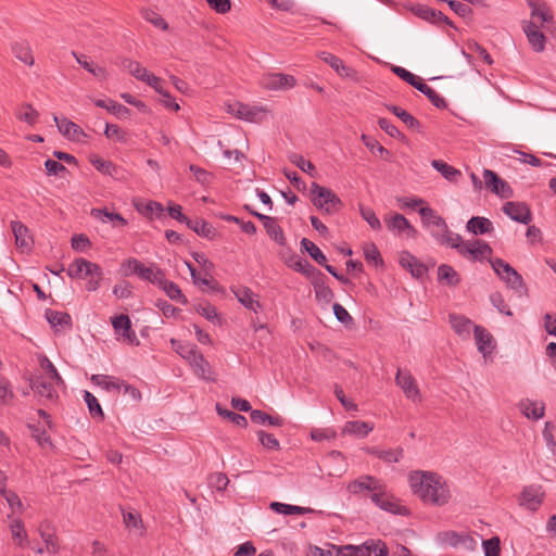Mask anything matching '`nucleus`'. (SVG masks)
I'll use <instances>...</instances> for the list:
<instances>
[{
  "instance_id": "nucleus-1",
  "label": "nucleus",
  "mask_w": 556,
  "mask_h": 556,
  "mask_svg": "<svg viewBox=\"0 0 556 556\" xmlns=\"http://www.w3.org/2000/svg\"><path fill=\"white\" fill-rule=\"evenodd\" d=\"M412 492L424 503L443 506L451 498V491L442 476L424 470H415L408 475Z\"/></svg>"
},
{
  "instance_id": "nucleus-2",
  "label": "nucleus",
  "mask_w": 556,
  "mask_h": 556,
  "mask_svg": "<svg viewBox=\"0 0 556 556\" xmlns=\"http://www.w3.org/2000/svg\"><path fill=\"white\" fill-rule=\"evenodd\" d=\"M493 270L500 277L501 280L505 282V285L518 293L522 295L526 293L527 288L523 282L521 275L511 267L507 262L502 258H495L490 261Z\"/></svg>"
},
{
  "instance_id": "nucleus-3",
  "label": "nucleus",
  "mask_w": 556,
  "mask_h": 556,
  "mask_svg": "<svg viewBox=\"0 0 556 556\" xmlns=\"http://www.w3.org/2000/svg\"><path fill=\"white\" fill-rule=\"evenodd\" d=\"M368 495L371 503H374L380 509L399 516H406L408 514V509L402 505H400L399 500L389 491L387 484L381 482L377 490Z\"/></svg>"
},
{
  "instance_id": "nucleus-4",
  "label": "nucleus",
  "mask_w": 556,
  "mask_h": 556,
  "mask_svg": "<svg viewBox=\"0 0 556 556\" xmlns=\"http://www.w3.org/2000/svg\"><path fill=\"white\" fill-rule=\"evenodd\" d=\"M170 343L176 349V351L189 362L198 376L201 378H206V374L210 371V365L195 345L180 344L179 341L175 339H172Z\"/></svg>"
},
{
  "instance_id": "nucleus-5",
  "label": "nucleus",
  "mask_w": 556,
  "mask_h": 556,
  "mask_svg": "<svg viewBox=\"0 0 556 556\" xmlns=\"http://www.w3.org/2000/svg\"><path fill=\"white\" fill-rule=\"evenodd\" d=\"M311 195L313 204L328 214L334 212L337 207L342 204L341 200L332 190L321 187L317 182L312 184Z\"/></svg>"
},
{
  "instance_id": "nucleus-6",
  "label": "nucleus",
  "mask_w": 556,
  "mask_h": 556,
  "mask_svg": "<svg viewBox=\"0 0 556 556\" xmlns=\"http://www.w3.org/2000/svg\"><path fill=\"white\" fill-rule=\"evenodd\" d=\"M227 112L240 119L251 123H260L266 117L268 111L263 105H250L242 102H232L227 104Z\"/></svg>"
},
{
  "instance_id": "nucleus-7",
  "label": "nucleus",
  "mask_w": 556,
  "mask_h": 556,
  "mask_svg": "<svg viewBox=\"0 0 556 556\" xmlns=\"http://www.w3.org/2000/svg\"><path fill=\"white\" fill-rule=\"evenodd\" d=\"M490 244L480 239L467 240L462 244L459 254L471 262H482L492 254Z\"/></svg>"
},
{
  "instance_id": "nucleus-8",
  "label": "nucleus",
  "mask_w": 556,
  "mask_h": 556,
  "mask_svg": "<svg viewBox=\"0 0 556 556\" xmlns=\"http://www.w3.org/2000/svg\"><path fill=\"white\" fill-rule=\"evenodd\" d=\"M395 383L408 400L413 401L414 403L421 401L420 390L416 379L413 377L409 370L399 368L395 376Z\"/></svg>"
},
{
  "instance_id": "nucleus-9",
  "label": "nucleus",
  "mask_w": 556,
  "mask_h": 556,
  "mask_svg": "<svg viewBox=\"0 0 556 556\" xmlns=\"http://www.w3.org/2000/svg\"><path fill=\"white\" fill-rule=\"evenodd\" d=\"M381 482L383 481L375 476L363 475L348 484V491L353 495H363L368 497L370 493L378 491L377 486Z\"/></svg>"
},
{
  "instance_id": "nucleus-10",
  "label": "nucleus",
  "mask_w": 556,
  "mask_h": 556,
  "mask_svg": "<svg viewBox=\"0 0 556 556\" xmlns=\"http://www.w3.org/2000/svg\"><path fill=\"white\" fill-rule=\"evenodd\" d=\"M29 387L36 394L40 403L53 402L56 400L58 394L52 383L47 382L42 376L36 375L28 378Z\"/></svg>"
},
{
  "instance_id": "nucleus-11",
  "label": "nucleus",
  "mask_w": 556,
  "mask_h": 556,
  "mask_svg": "<svg viewBox=\"0 0 556 556\" xmlns=\"http://www.w3.org/2000/svg\"><path fill=\"white\" fill-rule=\"evenodd\" d=\"M111 324L114 332L121 336L124 341L131 345H139V340L136 332L131 329V321L127 315L121 314L112 317Z\"/></svg>"
},
{
  "instance_id": "nucleus-12",
  "label": "nucleus",
  "mask_w": 556,
  "mask_h": 556,
  "mask_svg": "<svg viewBox=\"0 0 556 556\" xmlns=\"http://www.w3.org/2000/svg\"><path fill=\"white\" fill-rule=\"evenodd\" d=\"M261 84L268 90H288L295 86L296 80L292 75L270 73L263 76Z\"/></svg>"
},
{
  "instance_id": "nucleus-13",
  "label": "nucleus",
  "mask_w": 556,
  "mask_h": 556,
  "mask_svg": "<svg viewBox=\"0 0 556 556\" xmlns=\"http://www.w3.org/2000/svg\"><path fill=\"white\" fill-rule=\"evenodd\" d=\"M482 176L483 184L491 192L502 198H508L511 195L513 191L509 185L500 178L495 172L491 169H484Z\"/></svg>"
},
{
  "instance_id": "nucleus-14",
  "label": "nucleus",
  "mask_w": 556,
  "mask_h": 556,
  "mask_svg": "<svg viewBox=\"0 0 556 556\" xmlns=\"http://www.w3.org/2000/svg\"><path fill=\"white\" fill-rule=\"evenodd\" d=\"M503 212L513 220L528 225L532 220V213L529 206L521 202H506Z\"/></svg>"
},
{
  "instance_id": "nucleus-15",
  "label": "nucleus",
  "mask_w": 556,
  "mask_h": 556,
  "mask_svg": "<svg viewBox=\"0 0 556 556\" xmlns=\"http://www.w3.org/2000/svg\"><path fill=\"white\" fill-rule=\"evenodd\" d=\"M522 29L529 43L535 52H542L545 49L546 37L540 30V25L535 22H523Z\"/></svg>"
},
{
  "instance_id": "nucleus-16",
  "label": "nucleus",
  "mask_w": 556,
  "mask_h": 556,
  "mask_svg": "<svg viewBox=\"0 0 556 556\" xmlns=\"http://www.w3.org/2000/svg\"><path fill=\"white\" fill-rule=\"evenodd\" d=\"M544 492L541 486L530 485L523 489L520 496V505L529 510L535 511L541 506Z\"/></svg>"
},
{
  "instance_id": "nucleus-17",
  "label": "nucleus",
  "mask_w": 556,
  "mask_h": 556,
  "mask_svg": "<svg viewBox=\"0 0 556 556\" xmlns=\"http://www.w3.org/2000/svg\"><path fill=\"white\" fill-rule=\"evenodd\" d=\"M387 227L390 231L399 235L406 233L407 237L415 238L417 236L416 228L409 223V220L402 214H394L386 219Z\"/></svg>"
},
{
  "instance_id": "nucleus-18",
  "label": "nucleus",
  "mask_w": 556,
  "mask_h": 556,
  "mask_svg": "<svg viewBox=\"0 0 556 556\" xmlns=\"http://www.w3.org/2000/svg\"><path fill=\"white\" fill-rule=\"evenodd\" d=\"M518 408L528 419L539 420L545 415V404L542 401L523 399L518 403Z\"/></svg>"
},
{
  "instance_id": "nucleus-19",
  "label": "nucleus",
  "mask_w": 556,
  "mask_h": 556,
  "mask_svg": "<svg viewBox=\"0 0 556 556\" xmlns=\"http://www.w3.org/2000/svg\"><path fill=\"white\" fill-rule=\"evenodd\" d=\"M473 334L478 351L484 357L490 355L495 348L492 334L485 328L478 325L473 326Z\"/></svg>"
},
{
  "instance_id": "nucleus-20",
  "label": "nucleus",
  "mask_w": 556,
  "mask_h": 556,
  "mask_svg": "<svg viewBox=\"0 0 556 556\" xmlns=\"http://www.w3.org/2000/svg\"><path fill=\"white\" fill-rule=\"evenodd\" d=\"M431 235L440 244L446 245L451 249H455L458 253L462 250V244L465 243L463 237L458 233L451 231L447 225L446 228L441 229V233L431 230Z\"/></svg>"
},
{
  "instance_id": "nucleus-21",
  "label": "nucleus",
  "mask_w": 556,
  "mask_h": 556,
  "mask_svg": "<svg viewBox=\"0 0 556 556\" xmlns=\"http://www.w3.org/2000/svg\"><path fill=\"white\" fill-rule=\"evenodd\" d=\"M399 262L400 265L407 269L415 278H421L427 273V267L407 251L401 253Z\"/></svg>"
},
{
  "instance_id": "nucleus-22",
  "label": "nucleus",
  "mask_w": 556,
  "mask_h": 556,
  "mask_svg": "<svg viewBox=\"0 0 556 556\" xmlns=\"http://www.w3.org/2000/svg\"><path fill=\"white\" fill-rule=\"evenodd\" d=\"M237 300L243 305L245 308L257 313L261 309L262 305L257 300L256 294L248 287H239L231 289Z\"/></svg>"
},
{
  "instance_id": "nucleus-23",
  "label": "nucleus",
  "mask_w": 556,
  "mask_h": 556,
  "mask_svg": "<svg viewBox=\"0 0 556 556\" xmlns=\"http://www.w3.org/2000/svg\"><path fill=\"white\" fill-rule=\"evenodd\" d=\"M528 5L531 9V22H535L536 24L543 26L545 23L553 22V13L549 7L545 2H535L533 0H528Z\"/></svg>"
},
{
  "instance_id": "nucleus-24",
  "label": "nucleus",
  "mask_w": 556,
  "mask_h": 556,
  "mask_svg": "<svg viewBox=\"0 0 556 556\" xmlns=\"http://www.w3.org/2000/svg\"><path fill=\"white\" fill-rule=\"evenodd\" d=\"M326 277L323 273H317V276L312 281L315 296L318 301L326 304L330 303L334 296L332 290L325 281Z\"/></svg>"
},
{
  "instance_id": "nucleus-25",
  "label": "nucleus",
  "mask_w": 556,
  "mask_h": 556,
  "mask_svg": "<svg viewBox=\"0 0 556 556\" xmlns=\"http://www.w3.org/2000/svg\"><path fill=\"white\" fill-rule=\"evenodd\" d=\"M38 532L46 544V549L49 553L56 554L60 551L59 540L55 532L52 530L49 521H42L38 528Z\"/></svg>"
},
{
  "instance_id": "nucleus-26",
  "label": "nucleus",
  "mask_w": 556,
  "mask_h": 556,
  "mask_svg": "<svg viewBox=\"0 0 556 556\" xmlns=\"http://www.w3.org/2000/svg\"><path fill=\"white\" fill-rule=\"evenodd\" d=\"M53 121L55 122L59 131L67 139L79 140V137L84 135L83 129L67 118H59L54 115Z\"/></svg>"
},
{
  "instance_id": "nucleus-27",
  "label": "nucleus",
  "mask_w": 556,
  "mask_h": 556,
  "mask_svg": "<svg viewBox=\"0 0 556 556\" xmlns=\"http://www.w3.org/2000/svg\"><path fill=\"white\" fill-rule=\"evenodd\" d=\"M12 231L15 237V243L22 251H28L31 247V238L29 236L28 228L21 222L13 220L11 223Z\"/></svg>"
},
{
  "instance_id": "nucleus-28",
  "label": "nucleus",
  "mask_w": 556,
  "mask_h": 556,
  "mask_svg": "<svg viewBox=\"0 0 556 556\" xmlns=\"http://www.w3.org/2000/svg\"><path fill=\"white\" fill-rule=\"evenodd\" d=\"M91 216L99 219L102 223H112L113 227H125L128 223L118 213L111 212L106 207L104 208H92Z\"/></svg>"
},
{
  "instance_id": "nucleus-29",
  "label": "nucleus",
  "mask_w": 556,
  "mask_h": 556,
  "mask_svg": "<svg viewBox=\"0 0 556 556\" xmlns=\"http://www.w3.org/2000/svg\"><path fill=\"white\" fill-rule=\"evenodd\" d=\"M448 320L454 331L463 339L470 337L471 329L473 330V323L463 315L450 314Z\"/></svg>"
},
{
  "instance_id": "nucleus-30",
  "label": "nucleus",
  "mask_w": 556,
  "mask_h": 556,
  "mask_svg": "<svg viewBox=\"0 0 556 556\" xmlns=\"http://www.w3.org/2000/svg\"><path fill=\"white\" fill-rule=\"evenodd\" d=\"M267 235L277 242L279 245H285L287 240L282 228L277 224V220L270 216H260Z\"/></svg>"
},
{
  "instance_id": "nucleus-31",
  "label": "nucleus",
  "mask_w": 556,
  "mask_h": 556,
  "mask_svg": "<svg viewBox=\"0 0 556 556\" xmlns=\"http://www.w3.org/2000/svg\"><path fill=\"white\" fill-rule=\"evenodd\" d=\"M466 230L475 236H478L492 232L494 230V227L489 218L473 216L467 222Z\"/></svg>"
},
{
  "instance_id": "nucleus-32",
  "label": "nucleus",
  "mask_w": 556,
  "mask_h": 556,
  "mask_svg": "<svg viewBox=\"0 0 556 556\" xmlns=\"http://www.w3.org/2000/svg\"><path fill=\"white\" fill-rule=\"evenodd\" d=\"M418 212L425 227H437L440 230L446 228V222L433 208L421 206Z\"/></svg>"
},
{
  "instance_id": "nucleus-33",
  "label": "nucleus",
  "mask_w": 556,
  "mask_h": 556,
  "mask_svg": "<svg viewBox=\"0 0 556 556\" xmlns=\"http://www.w3.org/2000/svg\"><path fill=\"white\" fill-rule=\"evenodd\" d=\"M45 317L53 329L72 326V317L66 312L46 309Z\"/></svg>"
},
{
  "instance_id": "nucleus-34",
  "label": "nucleus",
  "mask_w": 556,
  "mask_h": 556,
  "mask_svg": "<svg viewBox=\"0 0 556 556\" xmlns=\"http://www.w3.org/2000/svg\"><path fill=\"white\" fill-rule=\"evenodd\" d=\"M414 88L424 93L435 108L445 109L447 106L446 101L434 89L424 83L421 78L417 80Z\"/></svg>"
},
{
  "instance_id": "nucleus-35",
  "label": "nucleus",
  "mask_w": 556,
  "mask_h": 556,
  "mask_svg": "<svg viewBox=\"0 0 556 556\" xmlns=\"http://www.w3.org/2000/svg\"><path fill=\"white\" fill-rule=\"evenodd\" d=\"M90 380L93 384L101 387L106 391H117L121 392V386H123V380L109 376V375H92Z\"/></svg>"
},
{
  "instance_id": "nucleus-36",
  "label": "nucleus",
  "mask_w": 556,
  "mask_h": 556,
  "mask_svg": "<svg viewBox=\"0 0 556 556\" xmlns=\"http://www.w3.org/2000/svg\"><path fill=\"white\" fill-rule=\"evenodd\" d=\"M159 287L166 293V295L182 305L188 303L187 298L184 295L179 286L173 281L167 280L165 277L160 281Z\"/></svg>"
},
{
  "instance_id": "nucleus-37",
  "label": "nucleus",
  "mask_w": 556,
  "mask_h": 556,
  "mask_svg": "<svg viewBox=\"0 0 556 556\" xmlns=\"http://www.w3.org/2000/svg\"><path fill=\"white\" fill-rule=\"evenodd\" d=\"M187 226L197 235L206 239H213L216 235L215 228L210 223L202 218H189V220L187 222Z\"/></svg>"
},
{
  "instance_id": "nucleus-38",
  "label": "nucleus",
  "mask_w": 556,
  "mask_h": 556,
  "mask_svg": "<svg viewBox=\"0 0 556 556\" xmlns=\"http://www.w3.org/2000/svg\"><path fill=\"white\" fill-rule=\"evenodd\" d=\"M318 56L327 63L330 67H332L340 76L349 77L351 76L352 70L344 65L343 61L326 51H323L318 54Z\"/></svg>"
},
{
  "instance_id": "nucleus-39",
  "label": "nucleus",
  "mask_w": 556,
  "mask_h": 556,
  "mask_svg": "<svg viewBox=\"0 0 556 556\" xmlns=\"http://www.w3.org/2000/svg\"><path fill=\"white\" fill-rule=\"evenodd\" d=\"M374 429V425L361 421V420H354V421H348L344 425L343 432L353 434L359 438H365Z\"/></svg>"
},
{
  "instance_id": "nucleus-40",
  "label": "nucleus",
  "mask_w": 556,
  "mask_h": 556,
  "mask_svg": "<svg viewBox=\"0 0 556 556\" xmlns=\"http://www.w3.org/2000/svg\"><path fill=\"white\" fill-rule=\"evenodd\" d=\"M15 116L21 122L33 126L38 122L39 113L30 103H23L16 109Z\"/></svg>"
},
{
  "instance_id": "nucleus-41",
  "label": "nucleus",
  "mask_w": 556,
  "mask_h": 556,
  "mask_svg": "<svg viewBox=\"0 0 556 556\" xmlns=\"http://www.w3.org/2000/svg\"><path fill=\"white\" fill-rule=\"evenodd\" d=\"M387 109L393 113L396 117H399L408 128L415 129L417 131L420 130V123L417 118H415L412 114H409L407 111L396 106V105H387Z\"/></svg>"
},
{
  "instance_id": "nucleus-42",
  "label": "nucleus",
  "mask_w": 556,
  "mask_h": 556,
  "mask_svg": "<svg viewBox=\"0 0 556 556\" xmlns=\"http://www.w3.org/2000/svg\"><path fill=\"white\" fill-rule=\"evenodd\" d=\"M12 52L15 58L28 66H33L35 63L30 47L27 42H15L12 46Z\"/></svg>"
},
{
  "instance_id": "nucleus-43",
  "label": "nucleus",
  "mask_w": 556,
  "mask_h": 556,
  "mask_svg": "<svg viewBox=\"0 0 556 556\" xmlns=\"http://www.w3.org/2000/svg\"><path fill=\"white\" fill-rule=\"evenodd\" d=\"M250 417L254 424L258 425H265L267 422L270 426L280 427L283 424V419L281 417L270 416L267 413L260 409L251 410Z\"/></svg>"
},
{
  "instance_id": "nucleus-44",
  "label": "nucleus",
  "mask_w": 556,
  "mask_h": 556,
  "mask_svg": "<svg viewBox=\"0 0 556 556\" xmlns=\"http://www.w3.org/2000/svg\"><path fill=\"white\" fill-rule=\"evenodd\" d=\"M122 66L138 80L144 81V79L149 77L150 72L146 67L141 66V64L137 61L124 59L122 61Z\"/></svg>"
},
{
  "instance_id": "nucleus-45",
  "label": "nucleus",
  "mask_w": 556,
  "mask_h": 556,
  "mask_svg": "<svg viewBox=\"0 0 556 556\" xmlns=\"http://www.w3.org/2000/svg\"><path fill=\"white\" fill-rule=\"evenodd\" d=\"M301 249L309 254V256L318 264L326 265L327 257L321 250L311 240L303 238L301 240Z\"/></svg>"
},
{
  "instance_id": "nucleus-46",
  "label": "nucleus",
  "mask_w": 556,
  "mask_h": 556,
  "mask_svg": "<svg viewBox=\"0 0 556 556\" xmlns=\"http://www.w3.org/2000/svg\"><path fill=\"white\" fill-rule=\"evenodd\" d=\"M94 103L99 108L106 109L118 118H126L130 114V110L127 106L115 101H110L106 103L104 100H97Z\"/></svg>"
},
{
  "instance_id": "nucleus-47",
  "label": "nucleus",
  "mask_w": 556,
  "mask_h": 556,
  "mask_svg": "<svg viewBox=\"0 0 556 556\" xmlns=\"http://www.w3.org/2000/svg\"><path fill=\"white\" fill-rule=\"evenodd\" d=\"M431 165L439 173H441V175L448 181H456L457 178L462 175L458 169H456L455 167L448 165L447 163H445L441 160H433Z\"/></svg>"
},
{
  "instance_id": "nucleus-48",
  "label": "nucleus",
  "mask_w": 556,
  "mask_h": 556,
  "mask_svg": "<svg viewBox=\"0 0 556 556\" xmlns=\"http://www.w3.org/2000/svg\"><path fill=\"white\" fill-rule=\"evenodd\" d=\"M270 508L277 513L282 515H304L307 511H311L309 508L285 504L280 502H273L270 503Z\"/></svg>"
},
{
  "instance_id": "nucleus-49",
  "label": "nucleus",
  "mask_w": 556,
  "mask_h": 556,
  "mask_svg": "<svg viewBox=\"0 0 556 556\" xmlns=\"http://www.w3.org/2000/svg\"><path fill=\"white\" fill-rule=\"evenodd\" d=\"M438 277L440 280H445L448 286H456L459 282L457 271L446 264H442L438 267Z\"/></svg>"
},
{
  "instance_id": "nucleus-50",
  "label": "nucleus",
  "mask_w": 556,
  "mask_h": 556,
  "mask_svg": "<svg viewBox=\"0 0 556 556\" xmlns=\"http://www.w3.org/2000/svg\"><path fill=\"white\" fill-rule=\"evenodd\" d=\"M290 267H292L295 271L301 273L307 278H314L317 276V273H320L309 262L306 260L298 258L294 263L289 264Z\"/></svg>"
},
{
  "instance_id": "nucleus-51",
  "label": "nucleus",
  "mask_w": 556,
  "mask_h": 556,
  "mask_svg": "<svg viewBox=\"0 0 556 556\" xmlns=\"http://www.w3.org/2000/svg\"><path fill=\"white\" fill-rule=\"evenodd\" d=\"M164 276V270L152 263L150 266H146L143 275L141 276L140 279L159 286L160 281H162Z\"/></svg>"
},
{
  "instance_id": "nucleus-52",
  "label": "nucleus",
  "mask_w": 556,
  "mask_h": 556,
  "mask_svg": "<svg viewBox=\"0 0 556 556\" xmlns=\"http://www.w3.org/2000/svg\"><path fill=\"white\" fill-rule=\"evenodd\" d=\"M367 556H388V546L382 541H367L363 544Z\"/></svg>"
},
{
  "instance_id": "nucleus-53",
  "label": "nucleus",
  "mask_w": 556,
  "mask_h": 556,
  "mask_svg": "<svg viewBox=\"0 0 556 556\" xmlns=\"http://www.w3.org/2000/svg\"><path fill=\"white\" fill-rule=\"evenodd\" d=\"M555 433H556V426L551 421H546L544 425V429L542 431V437L545 441L547 448L551 451V453L553 455L556 454Z\"/></svg>"
},
{
  "instance_id": "nucleus-54",
  "label": "nucleus",
  "mask_w": 556,
  "mask_h": 556,
  "mask_svg": "<svg viewBox=\"0 0 556 556\" xmlns=\"http://www.w3.org/2000/svg\"><path fill=\"white\" fill-rule=\"evenodd\" d=\"M40 366L48 377L55 382L58 386H64V380L60 376L55 366L50 362L47 356H42L40 359Z\"/></svg>"
},
{
  "instance_id": "nucleus-55",
  "label": "nucleus",
  "mask_w": 556,
  "mask_h": 556,
  "mask_svg": "<svg viewBox=\"0 0 556 556\" xmlns=\"http://www.w3.org/2000/svg\"><path fill=\"white\" fill-rule=\"evenodd\" d=\"M216 410L219 416L229 419L232 424H235L238 427L245 428L248 426V420L243 415L223 408L218 404L216 405Z\"/></svg>"
},
{
  "instance_id": "nucleus-56",
  "label": "nucleus",
  "mask_w": 556,
  "mask_h": 556,
  "mask_svg": "<svg viewBox=\"0 0 556 556\" xmlns=\"http://www.w3.org/2000/svg\"><path fill=\"white\" fill-rule=\"evenodd\" d=\"M84 400H85V402L87 404V407H88V410H89L90 415L93 418L94 417L103 418L104 414H103L102 407L99 404L97 397L92 393H90L89 391H85L84 392Z\"/></svg>"
},
{
  "instance_id": "nucleus-57",
  "label": "nucleus",
  "mask_w": 556,
  "mask_h": 556,
  "mask_svg": "<svg viewBox=\"0 0 556 556\" xmlns=\"http://www.w3.org/2000/svg\"><path fill=\"white\" fill-rule=\"evenodd\" d=\"M443 536L444 541L453 547H457L460 544H466L467 542L475 544V539L470 535H463L454 531L444 532Z\"/></svg>"
},
{
  "instance_id": "nucleus-58",
  "label": "nucleus",
  "mask_w": 556,
  "mask_h": 556,
  "mask_svg": "<svg viewBox=\"0 0 556 556\" xmlns=\"http://www.w3.org/2000/svg\"><path fill=\"white\" fill-rule=\"evenodd\" d=\"M359 213H361L362 217L370 226L371 229L380 230L382 228L380 219L377 217V215L374 212V210H371L370 207H366V206L359 204Z\"/></svg>"
},
{
  "instance_id": "nucleus-59",
  "label": "nucleus",
  "mask_w": 556,
  "mask_h": 556,
  "mask_svg": "<svg viewBox=\"0 0 556 556\" xmlns=\"http://www.w3.org/2000/svg\"><path fill=\"white\" fill-rule=\"evenodd\" d=\"M364 256L368 263H372L375 266L383 264L381 254L375 243H369L364 247Z\"/></svg>"
},
{
  "instance_id": "nucleus-60",
  "label": "nucleus",
  "mask_w": 556,
  "mask_h": 556,
  "mask_svg": "<svg viewBox=\"0 0 556 556\" xmlns=\"http://www.w3.org/2000/svg\"><path fill=\"white\" fill-rule=\"evenodd\" d=\"M104 135L108 139L126 142L127 134L115 124H105Z\"/></svg>"
},
{
  "instance_id": "nucleus-61",
  "label": "nucleus",
  "mask_w": 556,
  "mask_h": 556,
  "mask_svg": "<svg viewBox=\"0 0 556 556\" xmlns=\"http://www.w3.org/2000/svg\"><path fill=\"white\" fill-rule=\"evenodd\" d=\"M13 539L18 540L17 544L23 546L27 542V533L21 519H15L10 526Z\"/></svg>"
},
{
  "instance_id": "nucleus-62",
  "label": "nucleus",
  "mask_w": 556,
  "mask_h": 556,
  "mask_svg": "<svg viewBox=\"0 0 556 556\" xmlns=\"http://www.w3.org/2000/svg\"><path fill=\"white\" fill-rule=\"evenodd\" d=\"M137 210L148 217H160L164 212L163 205L155 201H149L143 206H137Z\"/></svg>"
},
{
  "instance_id": "nucleus-63",
  "label": "nucleus",
  "mask_w": 556,
  "mask_h": 556,
  "mask_svg": "<svg viewBox=\"0 0 556 556\" xmlns=\"http://www.w3.org/2000/svg\"><path fill=\"white\" fill-rule=\"evenodd\" d=\"M123 520L128 529L142 528V519L135 510H123Z\"/></svg>"
},
{
  "instance_id": "nucleus-64",
  "label": "nucleus",
  "mask_w": 556,
  "mask_h": 556,
  "mask_svg": "<svg viewBox=\"0 0 556 556\" xmlns=\"http://www.w3.org/2000/svg\"><path fill=\"white\" fill-rule=\"evenodd\" d=\"M500 539L497 536H493L489 540L482 541V546L485 556H500L501 547H500Z\"/></svg>"
}]
</instances>
